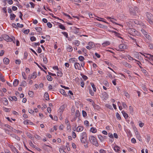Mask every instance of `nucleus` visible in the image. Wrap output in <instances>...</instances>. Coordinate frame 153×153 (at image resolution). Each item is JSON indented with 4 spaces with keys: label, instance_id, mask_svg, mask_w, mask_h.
I'll return each mask as SVG.
<instances>
[{
    "label": "nucleus",
    "instance_id": "obj_61",
    "mask_svg": "<svg viewBox=\"0 0 153 153\" xmlns=\"http://www.w3.org/2000/svg\"><path fill=\"white\" fill-rule=\"evenodd\" d=\"M124 94H125L126 96L127 97L129 98L130 96H129V95L128 94V92H125L124 93Z\"/></svg>",
    "mask_w": 153,
    "mask_h": 153
},
{
    "label": "nucleus",
    "instance_id": "obj_43",
    "mask_svg": "<svg viewBox=\"0 0 153 153\" xmlns=\"http://www.w3.org/2000/svg\"><path fill=\"white\" fill-rule=\"evenodd\" d=\"M149 40H151V37L148 34L146 36H145Z\"/></svg>",
    "mask_w": 153,
    "mask_h": 153
},
{
    "label": "nucleus",
    "instance_id": "obj_30",
    "mask_svg": "<svg viewBox=\"0 0 153 153\" xmlns=\"http://www.w3.org/2000/svg\"><path fill=\"white\" fill-rule=\"evenodd\" d=\"M63 74L62 73V71H59L57 72V75L58 76H59L60 77H62V76Z\"/></svg>",
    "mask_w": 153,
    "mask_h": 153
},
{
    "label": "nucleus",
    "instance_id": "obj_44",
    "mask_svg": "<svg viewBox=\"0 0 153 153\" xmlns=\"http://www.w3.org/2000/svg\"><path fill=\"white\" fill-rule=\"evenodd\" d=\"M82 115L83 117H85L87 116V114L85 111L83 110L82 111Z\"/></svg>",
    "mask_w": 153,
    "mask_h": 153
},
{
    "label": "nucleus",
    "instance_id": "obj_47",
    "mask_svg": "<svg viewBox=\"0 0 153 153\" xmlns=\"http://www.w3.org/2000/svg\"><path fill=\"white\" fill-rule=\"evenodd\" d=\"M28 56V53L27 52L25 51L24 53V58L26 59L27 58V56Z\"/></svg>",
    "mask_w": 153,
    "mask_h": 153
},
{
    "label": "nucleus",
    "instance_id": "obj_20",
    "mask_svg": "<svg viewBox=\"0 0 153 153\" xmlns=\"http://www.w3.org/2000/svg\"><path fill=\"white\" fill-rule=\"evenodd\" d=\"M98 138L100 139L101 142L104 140V138L101 135H99L98 136Z\"/></svg>",
    "mask_w": 153,
    "mask_h": 153
},
{
    "label": "nucleus",
    "instance_id": "obj_58",
    "mask_svg": "<svg viewBox=\"0 0 153 153\" xmlns=\"http://www.w3.org/2000/svg\"><path fill=\"white\" fill-rule=\"evenodd\" d=\"M72 136L74 138H75L76 136V134L75 132L73 131L72 133Z\"/></svg>",
    "mask_w": 153,
    "mask_h": 153
},
{
    "label": "nucleus",
    "instance_id": "obj_64",
    "mask_svg": "<svg viewBox=\"0 0 153 153\" xmlns=\"http://www.w3.org/2000/svg\"><path fill=\"white\" fill-rule=\"evenodd\" d=\"M59 151L60 153H66V152L62 149H60Z\"/></svg>",
    "mask_w": 153,
    "mask_h": 153
},
{
    "label": "nucleus",
    "instance_id": "obj_45",
    "mask_svg": "<svg viewBox=\"0 0 153 153\" xmlns=\"http://www.w3.org/2000/svg\"><path fill=\"white\" fill-rule=\"evenodd\" d=\"M17 27H18L20 28H22L24 26V25L23 24H20L19 23H17Z\"/></svg>",
    "mask_w": 153,
    "mask_h": 153
},
{
    "label": "nucleus",
    "instance_id": "obj_59",
    "mask_svg": "<svg viewBox=\"0 0 153 153\" xmlns=\"http://www.w3.org/2000/svg\"><path fill=\"white\" fill-rule=\"evenodd\" d=\"M89 93L91 94V96H93L94 93V92H93L91 89H89Z\"/></svg>",
    "mask_w": 153,
    "mask_h": 153
},
{
    "label": "nucleus",
    "instance_id": "obj_4",
    "mask_svg": "<svg viewBox=\"0 0 153 153\" xmlns=\"http://www.w3.org/2000/svg\"><path fill=\"white\" fill-rule=\"evenodd\" d=\"M81 141L82 143H85L86 141L87 134L85 132H82L81 135Z\"/></svg>",
    "mask_w": 153,
    "mask_h": 153
},
{
    "label": "nucleus",
    "instance_id": "obj_49",
    "mask_svg": "<svg viewBox=\"0 0 153 153\" xmlns=\"http://www.w3.org/2000/svg\"><path fill=\"white\" fill-rule=\"evenodd\" d=\"M36 38L34 36H31L30 38V40L31 41H35L36 40Z\"/></svg>",
    "mask_w": 153,
    "mask_h": 153
},
{
    "label": "nucleus",
    "instance_id": "obj_18",
    "mask_svg": "<svg viewBox=\"0 0 153 153\" xmlns=\"http://www.w3.org/2000/svg\"><path fill=\"white\" fill-rule=\"evenodd\" d=\"M79 116H80V113H79V111L76 110V112L75 115L74 116V117H75V118H77V117H78Z\"/></svg>",
    "mask_w": 153,
    "mask_h": 153
},
{
    "label": "nucleus",
    "instance_id": "obj_23",
    "mask_svg": "<svg viewBox=\"0 0 153 153\" xmlns=\"http://www.w3.org/2000/svg\"><path fill=\"white\" fill-rule=\"evenodd\" d=\"M90 84L91 85L92 87L93 88V90L94 91L96 92V88L95 87V85L92 82L90 83Z\"/></svg>",
    "mask_w": 153,
    "mask_h": 153
},
{
    "label": "nucleus",
    "instance_id": "obj_42",
    "mask_svg": "<svg viewBox=\"0 0 153 153\" xmlns=\"http://www.w3.org/2000/svg\"><path fill=\"white\" fill-rule=\"evenodd\" d=\"M28 94L29 96L31 97H33V92L32 91H29Z\"/></svg>",
    "mask_w": 153,
    "mask_h": 153
},
{
    "label": "nucleus",
    "instance_id": "obj_11",
    "mask_svg": "<svg viewBox=\"0 0 153 153\" xmlns=\"http://www.w3.org/2000/svg\"><path fill=\"white\" fill-rule=\"evenodd\" d=\"M3 62L5 64H8L9 63V60L8 58L5 57L3 59Z\"/></svg>",
    "mask_w": 153,
    "mask_h": 153
},
{
    "label": "nucleus",
    "instance_id": "obj_38",
    "mask_svg": "<svg viewBox=\"0 0 153 153\" xmlns=\"http://www.w3.org/2000/svg\"><path fill=\"white\" fill-rule=\"evenodd\" d=\"M26 85V83L25 81H22V84L20 85L21 86L25 87V85Z\"/></svg>",
    "mask_w": 153,
    "mask_h": 153
},
{
    "label": "nucleus",
    "instance_id": "obj_35",
    "mask_svg": "<svg viewBox=\"0 0 153 153\" xmlns=\"http://www.w3.org/2000/svg\"><path fill=\"white\" fill-rule=\"evenodd\" d=\"M35 29L37 32H40L42 30L41 28L39 27H37L35 28Z\"/></svg>",
    "mask_w": 153,
    "mask_h": 153
},
{
    "label": "nucleus",
    "instance_id": "obj_12",
    "mask_svg": "<svg viewBox=\"0 0 153 153\" xmlns=\"http://www.w3.org/2000/svg\"><path fill=\"white\" fill-rule=\"evenodd\" d=\"M122 113L123 115L125 118L126 119H127L128 117V114H127L124 111H122Z\"/></svg>",
    "mask_w": 153,
    "mask_h": 153
},
{
    "label": "nucleus",
    "instance_id": "obj_50",
    "mask_svg": "<svg viewBox=\"0 0 153 153\" xmlns=\"http://www.w3.org/2000/svg\"><path fill=\"white\" fill-rule=\"evenodd\" d=\"M3 110L6 112H8L10 111V109L6 108H4Z\"/></svg>",
    "mask_w": 153,
    "mask_h": 153
},
{
    "label": "nucleus",
    "instance_id": "obj_51",
    "mask_svg": "<svg viewBox=\"0 0 153 153\" xmlns=\"http://www.w3.org/2000/svg\"><path fill=\"white\" fill-rule=\"evenodd\" d=\"M146 139H147V142H149L150 139V136L149 135H147L146 137Z\"/></svg>",
    "mask_w": 153,
    "mask_h": 153
},
{
    "label": "nucleus",
    "instance_id": "obj_60",
    "mask_svg": "<svg viewBox=\"0 0 153 153\" xmlns=\"http://www.w3.org/2000/svg\"><path fill=\"white\" fill-rule=\"evenodd\" d=\"M22 76L23 77L24 79H27V77L26 76H25V73L24 72L22 73Z\"/></svg>",
    "mask_w": 153,
    "mask_h": 153
},
{
    "label": "nucleus",
    "instance_id": "obj_52",
    "mask_svg": "<svg viewBox=\"0 0 153 153\" xmlns=\"http://www.w3.org/2000/svg\"><path fill=\"white\" fill-rule=\"evenodd\" d=\"M129 109H130V113L131 114L133 113V108L131 106H129Z\"/></svg>",
    "mask_w": 153,
    "mask_h": 153
},
{
    "label": "nucleus",
    "instance_id": "obj_32",
    "mask_svg": "<svg viewBox=\"0 0 153 153\" xmlns=\"http://www.w3.org/2000/svg\"><path fill=\"white\" fill-rule=\"evenodd\" d=\"M59 27L62 29L65 30V26L62 24H60L59 25Z\"/></svg>",
    "mask_w": 153,
    "mask_h": 153
},
{
    "label": "nucleus",
    "instance_id": "obj_1",
    "mask_svg": "<svg viewBox=\"0 0 153 153\" xmlns=\"http://www.w3.org/2000/svg\"><path fill=\"white\" fill-rule=\"evenodd\" d=\"M89 139L90 142L93 145L96 146H98L99 145L97 141V140L93 136H91L89 137Z\"/></svg>",
    "mask_w": 153,
    "mask_h": 153
},
{
    "label": "nucleus",
    "instance_id": "obj_16",
    "mask_svg": "<svg viewBox=\"0 0 153 153\" xmlns=\"http://www.w3.org/2000/svg\"><path fill=\"white\" fill-rule=\"evenodd\" d=\"M16 15L13 13H11L10 14V19L11 20H14L16 17Z\"/></svg>",
    "mask_w": 153,
    "mask_h": 153
},
{
    "label": "nucleus",
    "instance_id": "obj_22",
    "mask_svg": "<svg viewBox=\"0 0 153 153\" xmlns=\"http://www.w3.org/2000/svg\"><path fill=\"white\" fill-rule=\"evenodd\" d=\"M90 131L91 132L93 133H95L97 132V130L96 128L94 127H92L91 128Z\"/></svg>",
    "mask_w": 153,
    "mask_h": 153
},
{
    "label": "nucleus",
    "instance_id": "obj_26",
    "mask_svg": "<svg viewBox=\"0 0 153 153\" xmlns=\"http://www.w3.org/2000/svg\"><path fill=\"white\" fill-rule=\"evenodd\" d=\"M141 31L143 33V34L144 35V36H145L147 35L148 34L147 32H146L144 29H142L141 30Z\"/></svg>",
    "mask_w": 153,
    "mask_h": 153
},
{
    "label": "nucleus",
    "instance_id": "obj_14",
    "mask_svg": "<svg viewBox=\"0 0 153 153\" xmlns=\"http://www.w3.org/2000/svg\"><path fill=\"white\" fill-rule=\"evenodd\" d=\"M59 92L62 95H65V96H67V95L65 94V90L63 89H60L59 91Z\"/></svg>",
    "mask_w": 153,
    "mask_h": 153
},
{
    "label": "nucleus",
    "instance_id": "obj_28",
    "mask_svg": "<svg viewBox=\"0 0 153 153\" xmlns=\"http://www.w3.org/2000/svg\"><path fill=\"white\" fill-rule=\"evenodd\" d=\"M103 94V97L104 98L105 100H106L108 98V95L106 93H104Z\"/></svg>",
    "mask_w": 153,
    "mask_h": 153
},
{
    "label": "nucleus",
    "instance_id": "obj_46",
    "mask_svg": "<svg viewBox=\"0 0 153 153\" xmlns=\"http://www.w3.org/2000/svg\"><path fill=\"white\" fill-rule=\"evenodd\" d=\"M116 116L117 118L118 119L120 120L121 119V117L120 116V115L118 113H116Z\"/></svg>",
    "mask_w": 153,
    "mask_h": 153
},
{
    "label": "nucleus",
    "instance_id": "obj_39",
    "mask_svg": "<svg viewBox=\"0 0 153 153\" xmlns=\"http://www.w3.org/2000/svg\"><path fill=\"white\" fill-rule=\"evenodd\" d=\"M13 137L17 140H20V138L18 136L16 135L15 134H13Z\"/></svg>",
    "mask_w": 153,
    "mask_h": 153
},
{
    "label": "nucleus",
    "instance_id": "obj_7",
    "mask_svg": "<svg viewBox=\"0 0 153 153\" xmlns=\"http://www.w3.org/2000/svg\"><path fill=\"white\" fill-rule=\"evenodd\" d=\"M74 68L76 69L81 70V66L80 64L78 62H75L74 64Z\"/></svg>",
    "mask_w": 153,
    "mask_h": 153
},
{
    "label": "nucleus",
    "instance_id": "obj_17",
    "mask_svg": "<svg viewBox=\"0 0 153 153\" xmlns=\"http://www.w3.org/2000/svg\"><path fill=\"white\" fill-rule=\"evenodd\" d=\"M19 81L18 79H15L13 82V85L14 86H16L19 83Z\"/></svg>",
    "mask_w": 153,
    "mask_h": 153
},
{
    "label": "nucleus",
    "instance_id": "obj_40",
    "mask_svg": "<svg viewBox=\"0 0 153 153\" xmlns=\"http://www.w3.org/2000/svg\"><path fill=\"white\" fill-rule=\"evenodd\" d=\"M62 33L65 36V37L67 38H68V33L66 32H62Z\"/></svg>",
    "mask_w": 153,
    "mask_h": 153
},
{
    "label": "nucleus",
    "instance_id": "obj_27",
    "mask_svg": "<svg viewBox=\"0 0 153 153\" xmlns=\"http://www.w3.org/2000/svg\"><path fill=\"white\" fill-rule=\"evenodd\" d=\"M3 101L4 102V103L5 105H7L8 104V101L7 99L6 98H4Z\"/></svg>",
    "mask_w": 153,
    "mask_h": 153
},
{
    "label": "nucleus",
    "instance_id": "obj_6",
    "mask_svg": "<svg viewBox=\"0 0 153 153\" xmlns=\"http://www.w3.org/2000/svg\"><path fill=\"white\" fill-rule=\"evenodd\" d=\"M36 77V72H34L32 74L29 75L28 77V79H32L35 78Z\"/></svg>",
    "mask_w": 153,
    "mask_h": 153
},
{
    "label": "nucleus",
    "instance_id": "obj_62",
    "mask_svg": "<svg viewBox=\"0 0 153 153\" xmlns=\"http://www.w3.org/2000/svg\"><path fill=\"white\" fill-rule=\"evenodd\" d=\"M43 62L45 63H46L47 62L48 60H47V59L46 57H44V58L43 59Z\"/></svg>",
    "mask_w": 153,
    "mask_h": 153
},
{
    "label": "nucleus",
    "instance_id": "obj_15",
    "mask_svg": "<svg viewBox=\"0 0 153 153\" xmlns=\"http://www.w3.org/2000/svg\"><path fill=\"white\" fill-rule=\"evenodd\" d=\"M120 148L117 146H115L114 147V150L115 152H118L120 151Z\"/></svg>",
    "mask_w": 153,
    "mask_h": 153
},
{
    "label": "nucleus",
    "instance_id": "obj_34",
    "mask_svg": "<svg viewBox=\"0 0 153 153\" xmlns=\"http://www.w3.org/2000/svg\"><path fill=\"white\" fill-rule=\"evenodd\" d=\"M44 98L46 100H48V93H45L44 94Z\"/></svg>",
    "mask_w": 153,
    "mask_h": 153
},
{
    "label": "nucleus",
    "instance_id": "obj_63",
    "mask_svg": "<svg viewBox=\"0 0 153 153\" xmlns=\"http://www.w3.org/2000/svg\"><path fill=\"white\" fill-rule=\"evenodd\" d=\"M100 153H106L105 151L103 149L100 150Z\"/></svg>",
    "mask_w": 153,
    "mask_h": 153
},
{
    "label": "nucleus",
    "instance_id": "obj_53",
    "mask_svg": "<svg viewBox=\"0 0 153 153\" xmlns=\"http://www.w3.org/2000/svg\"><path fill=\"white\" fill-rule=\"evenodd\" d=\"M29 31L30 30L29 29H27L25 30L24 31L23 33L25 34H28V33H29Z\"/></svg>",
    "mask_w": 153,
    "mask_h": 153
},
{
    "label": "nucleus",
    "instance_id": "obj_19",
    "mask_svg": "<svg viewBox=\"0 0 153 153\" xmlns=\"http://www.w3.org/2000/svg\"><path fill=\"white\" fill-rule=\"evenodd\" d=\"M124 65L126 67H128L129 68H131L132 66L130 64L127 62H125L124 63Z\"/></svg>",
    "mask_w": 153,
    "mask_h": 153
},
{
    "label": "nucleus",
    "instance_id": "obj_21",
    "mask_svg": "<svg viewBox=\"0 0 153 153\" xmlns=\"http://www.w3.org/2000/svg\"><path fill=\"white\" fill-rule=\"evenodd\" d=\"M67 51L69 52H71L73 50V48L72 47L70 46L69 45L68 47L67 48Z\"/></svg>",
    "mask_w": 153,
    "mask_h": 153
},
{
    "label": "nucleus",
    "instance_id": "obj_33",
    "mask_svg": "<svg viewBox=\"0 0 153 153\" xmlns=\"http://www.w3.org/2000/svg\"><path fill=\"white\" fill-rule=\"evenodd\" d=\"M78 59L81 61H83L85 59L84 57L82 56H79L78 57Z\"/></svg>",
    "mask_w": 153,
    "mask_h": 153
},
{
    "label": "nucleus",
    "instance_id": "obj_8",
    "mask_svg": "<svg viewBox=\"0 0 153 153\" xmlns=\"http://www.w3.org/2000/svg\"><path fill=\"white\" fill-rule=\"evenodd\" d=\"M92 105L93 106L94 108L96 110H98L100 108V106L99 105L95 104L94 102H93V103H92Z\"/></svg>",
    "mask_w": 153,
    "mask_h": 153
},
{
    "label": "nucleus",
    "instance_id": "obj_5",
    "mask_svg": "<svg viewBox=\"0 0 153 153\" xmlns=\"http://www.w3.org/2000/svg\"><path fill=\"white\" fill-rule=\"evenodd\" d=\"M66 107V105L65 104H64L62 105L60 107L58 113L60 115H61L62 113L64 111L65 108Z\"/></svg>",
    "mask_w": 153,
    "mask_h": 153
},
{
    "label": "nucleus",
    "instance_id": "obj_9",
    "mask_svg": "<svg viewBox=\"0 0 153 153\" xmlns=\"http://www.w3.org/2000/svg\"><path fill=\"white\" fill-rule=\"evenodd\" d=\"M130 11L132 14L133 15H136V12L135 10H134L133 7L130 8Z\"/></svg>",
    "mask_w": 153,
    "mask_h": 153
},
{
    "label": "nucleus",
    "instance_id": "obj_36",
    "mask_svg": "<svg viewBox=\"0 0 153 153\" xmlns=\"http://www.w3.org/2000/svg\"><path fill=\"white\" fill-rule=\"evenodd\" d=\"M140 67L141 69V71H142V72L144 74H146L147 72L141 66H140Z\"/></svg>",
    "mask_w": 153,
    "mask_h": 153
},
{
    "label": "nucleus",
    "instance_id": "obj_3",
    "mask_svg": "<svg viewBox=\"0 0 153 153\" xmlns=\"http://www.w3.org/2000/svg\"><path fill=\"white\" fill-rule=\"evenodd\" d=\"M146 15L147 20L150 24H153V15L151 13L147 12Z\"/></svg>",
    "mask_w": 153,
    "mask_h": 153
},
{
    "label": "nucleus",
    "instance_id": "obj_29",
    "mask_svg": "<svg viewBox=\"0 0 153 153\" xmlns=\"http://www.w3.org/2000/svg\"><path fill=\"white\" fill-rule=\"evenodd\" d=\"M11 99H10V100L11 101H13L14 100L15 101H17V98L15 97V96H13V97H11Z\"/></svg>",
    "mask_w": 153,
    "mask_h": 153
},
{
    "label": "nucleus",
    "instance_id": "obj_57",
    "mask_svg": "<svg viewBox=\"0 0 153 153\" xmlns=\"http://www.w3.org/2000/svg\"><path fill=\"white\" fill-rule=\"evenodd\" d=\"M63 14L64 15H65V16L68 17L69 19H72L71 17V16L67 14L64 13H63Z\"/></svg>",
    "mask_w": 153,
    "mask_h": 153
},
{
    "label": "nucleus",
    "instance_id": "obj_24",
    "mask_svg": "<svg viewBox=\"0 0 153 153\" xmlns=\"http://www.w3.org/2000/svg\"><path fill=\"white\" fill-rule=\"evenodd\" d=\"M110 42L109 41H106L103 43L102 45L104 46H106L107 45H109L110 44Z\"/></svg>",
    "mask_w": 153,
    "mask_h": 153
},
{
    "label": "nucleus",
    "instance_id": "obj_55",
    "mask_svg": "<svg viewBox=\"0 0 153 153\" xmlns=\"http://www.w3.org/2000/svg\"><path fill=\"white\" fill-rule=\"evenodd\" d=\"M84 124L87 126H89V123L88 121L87 120H85L84 121Z\"/></svg>",
    "mask_w": 153,
    "mask_h": 153
},
{
    "label": "nucleus",
    "instance_id": "obj_13",
    "mask_svg": "<svg viewBox=\"0 0 153 153\" xmlns=\"http://www.w3.org/2000/svg\"><path fill=\"white\" fill-rule=\"evenodd\" d=\"M84 129L83 127L78 126L76 129V131L77 132H79L82 131Z\"/></svg>",
    "mask_w": 153,
    "mask_h": 153
},
{
    "label": "nucleus",
    "instance_id": "obj_48",
    "mask_svg": "<svg viewBox=\"0 0 153 153\" xmlns=\"http://www.w3.org/2000/svg\"><path fill=\"white\" fill-rule=\"evenodd\" d=\"M15 63L19 65L21 63V61L19 59H17L16 60Z\"/></svg>",
    "mask_w": 153,
    "mask_h": 153
},
{
    "label": "nucleus",
    "instance_id": "obj_41",
    "mask_svg": "<svg viewBox=\"0 0 153 153\" xmlns=\"http://www.w3.org/2000/svg\"><path fill=\"white\" fill-rule=\"evenodd\" d=\"M80 44V42L78 40H75L74 42V44L77 46H78Z\"/></svg>",
    "mask_w": 153,
    "mask_h": 153
},
{
    "label": "nucleus",
    "instance_id": "obj_10",
    "mask_svg": "<svg viewBox=\"0 0 153 153\" xmlns=\"http://www.w3.org/2000/svg\"><path fill=\"white\" fill-rule=\"evenodd\" d=\"M119 48L120 49H125L127 48L126 45L124 44H121L119 46Z\"/></svg>",
    "mask_w": 153,
    "mask_h": 153
},
{
    "label": "nucleus",
    "instance_id": "obj_56",
    "mask_svg": "<svg viewBox=\"0 0 153 153\" xmlns=\"http://www.w3.org/2000/svg\"><path fill=\"white\" fill-rule=\"evenodd\" d=\"M136 30L134 29H130V32L132 34H134L133 33H135Z\"/></svg>",
    "mask_w": 153,
    "mask_h": 153
},
{
    "label": "nucleus",
    "instance_id": "obj_37",
    "mask_svg": "<svg viewBox=\"0 0 153 153\" xmlns=\"http://www.w3.org/2000/svg\"><path fill=\"white\" fill-rule=\"evenodd\" d=\"M0 79L3 82H5V80L4 79V77L2 76V74H0Z\"/></svg>",
    "mask_w": 153,
    "mask_h": 153
},
{
    "label": "nucleus",
    "instance_id": "obj_2",
    "mask_svg": "<svg viewBox=\"0 0 153 153\" xmlns=\"http://www.w3.org/2000/svg\"><path fill=\"white\" fill-rule=\"evenodd\" d=\"M3 39L7 42H11L13 41V43H15L14 40H15V38L12 36V37H10L8 35L6 34H4L3 36Z\"/></svg>",
    "mask_w": 153,
    "mask_h": 153
},
{
    "label": "nucleus",
    "instance_id": "obj_31",
    "mask_svg": "<svg viewBox=\"0 0 153 153\" xmlns=\"http://www.w3.org/2000/svg\"><path fill=\"white\" fill-rule=\"evenodd\" d=\"M94 43L91 42H89L88 43V45L91 47V48H93V46H94Z\"/></svg>",
    "mask_w": 153,
    "mask_h": 153
},
{
    "label": "nucleus",
    "instance_id": "obj_25",
    "mask_svg": "<svg viewBox=\"0 0 153 153\" xmlns=\"http://www.w3.org/2000/svg\"><path fill=\"white\" fill-rule=\"evenodd\" d=\"M9 146L11 150L12 151H13L14 150H16V148L15 147L11 145H9Z\"/></svg>",
    "mask_w": 153,
    "mask_h": 153
},
{
    "label": "nucleus",
    "instance_id": "obj_54",
    "mask_svg": "<svg viewBox=\"0 0 153 153\" xmlns=\"http://www.w3.org/2000/svg\"><path fill=\"white\" fill-rule=\"evenodd\" d=\"M137 138L139 140V141L140 142L142 141V140L141 139V137L140 135H138L137 137Z\"/></svg>",
    "mask_w": 153,
    "mask_h": 153
}]
</instances>
